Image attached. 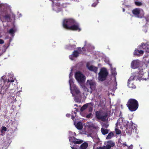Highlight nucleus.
Returning a JSON list of instances; mask_svg holds the SVG:
<instances>
[{
  "label": "nucleus",
  "instance_id": "nucleus-1",
  "mask_svg": "<svg viewBox=\"0 0 149 149\" xmlns=\"http://www.w3.org/2000/svg\"><path fill=\"white\" fill-rule=\"evenodd\" d=\"M126 124L127 126L125 131L128 134L130 135L132 133L138 134L137 126L136 125L134 124L132 121H131L130 123L127 122Z\"/></svg>",
  "mask_w": 149,
  "mask_h": 149
},
{
  "label": "nucleus",
  "instance_id": "nucleus-2",
  "mask_svg": "<svg viewBox=\"0 0 149 149\" xmlns=\"http://www.w3.org/2000/svg\"><path fill=\"white\" fill-rule=\"evenodd\" d=\"M127 106L131 111H136L139 107V103L137 100L134 99H129L127 103Z\"/></svg>",
  "mask_w": 149,
  "mask_h": 149
},
{
  "label": "nucleus",
  "instance_id": "nucleus-3",
  "mask_svg": "<svg viewBox=\"0 0 149 149\" xmlns=\"http://www.w3.org/2000/svg\"><path fill=\"white\" fill-rule=\"evenodd\" d=\"M86 87H85V90L87 92L92 93L93 91L96 89V84L95 82L92 80H87L86 83Z\"/></svg>",
  "mask_w": 149,
  "mask_h": 149
},
{
  "label": "nucleus",
  "instance_id": "nucleus-4",
  "mask_svg": "<svg viewBox=\"0 0 149 149\" xmlns=\"http://www.w3.org/2000/svg\"><path fill=\"white\" fill-rule=\"evenodd\" d=\"M108 74L107 70L105 68H102L98 73V79L100 81H104L106 79Z\"/></svg>",
  "mask_w": 149,
  "mask_h": 149
},
{
  "label": "nucleus",
  "instance_id": "nucleus-5",
  "mask_svg": "<svg viewBox=\"0 0 149 149\" xmlns=\"http://www.w3.org/2000/svg\"><path fill=\"white\" fill-rule=\"evenodd\" d=\"M95 116L97 119L105 122L107 118L108 115L107 113H104L102 111L99 110L95 112Z\"/></svg>",
  "mask_w": 149,
  "mask_h": 149
},
{
  "label": "nucleus",
  "instance_id": "nucleus-6",
  "mask_svg": "<svg viewBox=\"0 0 149 149\" xmlns=\"http://www.w3.org/2000/svg\"><path fill=\"white\" fill-rule=\"evenodd\" d=\"M132 14L134 16L138 18H142L144 15V13L143 10H141L140 8H135L132 11Z\"/></svg>",
  "mask_w": 149,
  "mask_h": 149
},
{
  "label": "nucleus",
  "instance_id": "nucleus-7",
  "mask_svg": "<svg viewBox=\"0 0 149 149\" xmlns=\"http://www.w3.org/2000/svg\"><path fill=\"white\" fill-rule=\"evenodd\" d=\"M75 20L72 18L65 19L64 20L63 23V26L64 28L66 29L65 25L67 26H70L73 24H75Z\"/></svg>",
  "mask_w": 149,
  "mask_h": 149
},
{
  "label": "nucleus",
  "instance_id": "nucleus-8",
  "mask_svg": "<svg viewBox=\"0 0 149 149\" xmlns=\"http://www.w3.org/2000/svg\"><path fill=\"white\" fill-rule=\"evenodd\" d=\"M75 78L77 81L80 83H83L85 80L86 78L80 72H77L75 74Z\"/></svg>",
  "mask_w": 149,
  "mask_h": 149
},
{
  "label": "nucleus",
  "instance_id": "nucleus-9",
  "mask_svg": "<svg viewBox=\"0 0 149 149\" xmlns=\"http://www.w3.org/2000/svg\"><path fill=\"white\" fill-rule=\"evenodd\" d=\"M66 28V29L70 30L72 31H80L81 30V29L79 27V25L78 24L75 22V24H73L70 26H67L66 25L65 26Z\"/></svg>",
  "mask_w": 149,
  "mask_h": 149
},
{
  "label": "nucleus",
  "instance_id": "nucleus-10",
  "mask_svg": "<svg viewBox=\"0 0 149 149\" xmlns=\"http://www.w3.org/2000/svg\"><path fill=\"white\" fill-rule=\"evenodd\" d=\"M69 141L75 144H81L83 142V141L77 139L74 136H70L69 137Z\"/></svg>",
  "mask_w": 149,
  "mask_h": 149
},
{
  "label": "nucleus",
  "instance_id": "nucleus-11",
  "mask_svg": "<svg viewBox=\"0 0 149 149\" xmlns=\"http://www.w3.org/2000/svg\"><path fill=\"white\" fill-rule=\"evenodd\" d=\"M86 66L87 68L89 70L93 71L95 73L97 72L98 69L97 67L94 66L93 65L90 66L89 64L88 63H87Z\"/></svg>",
  "mask_w": 149,
  "mask_h": 149
},
{
  "label": "nucleus",
  "instance_id": "nucleus-12",
  "mask_svg": "<svg viewBox=\"0 0 149 149\" xmlns=\"http://www.w3.org/2000/svg\"><path fill=\"white\" fill-rule=\"evenodd\" d=\"M9 87V85L7 84L6 85L5 84H4L1 87V93L2 94H4L6 92L8 91V88Z\"/></svg>",
  "mask_w": 149,
  "mask_h": 149
},
{
  "label": "nucleus",
  "instance_id": "nucleus-13",
  "mask_svg": "<svg viewBox=\"0 0 149 149\" xmlns=\"http://www.w3.org/2000/svg\"><path fill=\"white\" fill-rule=\"evenodd\" d=\"M139 64V61L138 60H133L131 64L132 68L133 69H135L138 68Z\"/></svg>",
  "mask_w": 149,
  "mask_h": 149
},
{
  "label": "nucleus",
  "instance_id": "nucleus-14",
  "mask_svg": "<svg viewBox=\"0 0 149 149\" xmlns=\"http://www.w3.org/2000/svg\"><path fill=\"white\" fill-rule=\"evenodd\" d=\"M107 144L105 146L106 149H111V147H113L115 144L111 140L107 142Z\"/></svg>",
  "mask_w": 149,
  "mask_h": 149
},
{
  "label": "nucleus",
  "instance_id": "nucleus-15",
  "mask_svg": "<svg viewBox=\"0 0 149 149\" xmlns=\"http://www.w3.org/2000/svg\"><path fill=\"white\" fill-rule=\"evenodd\" d=\"M79 53L78 51L74 50L72 54L69 56V58L72 60H73V57L77 58L79 56Z\"/></svg>",
  "mask_w": 149,
  "mask_h": 149
},
{
  "label": "nucleus",
  "instance_id": "nucleus-16",
  "mask_svg": "<svg viewBox=\"0 0 149 149\" xmlns=\"http://www.w3.org/2000/svg\"><path fill=\"white\" fill-rule=\"evenodd\" d=\"M87 108H88L89 112H92L93 111L94 107V104L93 102L87 103Z\"/></svg>",
  "mask_w": 149,
  "mask_h": 149
},
{
  "label": "nucleus",
  "instance_id": "nucleus-17",
  "mask_svg": "<svg viewBox=\"0 0 149 149\" xmlns=\"http://www.w3.org/2000/svg\"><path fill=\"white\" fill-rule=\"evenodd\" d=\"M74 125L78 130H81L83 128L82 123L81 121H79L76 124L75 123H74Z\"/></svg>",
  "mask_w": 149,
  "mask_h": 149
},
{
  "label": "nucleus",
  "instance_id": "nucleus-18",
  "mask_svg": "<svg viewBox=\"0 0 149 149\" xmlns=\"http://www.w3.org/2000/svg\"><path fill=\"white\" fill-rule=\"evenodd\" d=\"M88 146V143L86 142L82 143L79 147V149H86Z\"/></svg>",
  "mask_w": 149,
  "mask_h": 149
},
{
  "label": "nucleus",
  "instance_id": "nucleus-19",
  "mask_svg": "<svg viewBox=\"0 0 149 149\" xmlns=\"http://www.w3.org/2000/svg\"><path fill=\"white\" fill-rule=\"evenodd\" d=\"M128 86L130 88L132 89H134L136 88V86L133 83H132L129 80H128Z\"/></svg>",
  "mask_w": 149,
  "mask_h": 149
},
{
  "label": "nucleus",
  "instance_id": "nucleus-20",
  "mask_svg": "<svg viewBox=\"0 0 149 149\" xmlns=\"http://www.w3.org/2000/svg\"><path fill=\"white\" fill-rule=\"evenodd\" d=\"M143 51L142 50H138L136 49L134 52V55H139L140 54H143Z\"/></svg>",
  "mask_w": 149,
  "mask_h": 149
},
{
  "label": "nucleus",
  "instance_id": "nucleus-21",
  "mask_svg": "<svg viewBox=\"0 0 149 149\" xmlns=\"http://www.w3.org/2000/svg\"><path fill=\"white\" fill-rule=\"evenodd\" d=\"M73 91L76 95H80V92L79 89L76 86H74L73 88Z\"/></svg>",
  "mask_w": 149,
  "mask_h": 149
},
{
  "label": "nucleus",
  "instance_id": "nucleus-22",
  "mask_svg": "<svg viewBox=\"0 0 149 149\" xmlns=\"http://www.w3.org/2000/svg\"><path fill=\"white\" fill-rule=\"evenodd\" d=\"M15 32V30L11 28L9 30L8 32L12 36H13Z\"/></svg>",
  "mask_w": 149,
  "mask_h": 149
},
{
  "label": "nucleus",
  "instance_id": "nucleus-23",
  "mask_svg": "<svg viewBox=\"0 0 149 149\" xmlns=\"http://www.w3.org/2000/svg\"><path fill=\"white\" fill-rule=\"evenodd\" d=\"M101 132L103 135H105L107 134L109 132L107 129H104V128H101Z\"/></svg>",
  "mask_w": 149,
  "mask_h": 149
},
{
  "label": "nucleus",
  "instance_id": "nucleus-24",
  "mask_svg": "<svg viewBox=\"0 0 149 149\" xmlns=\"http://www.w3.org/2000/svg\"><path fill=\"white\" fill-rule=\"evenodd\" d=\"M87 104L86 103L83 105L81 108L80 111L82 112L87 108Z\"/></svg>",
  "mask_w": 149,
  "mask_h": 149
},
{
  "label": "nucleus",
  "instance_id": "nucleus-25",
  "mask_svg": "<svg viewBox=\"0 0 149 149\" xmlns=\"http://www.w3.org/2000/svg\"><path fill=\"white\" fill-rule=\"evenodd\" d=\"M113 136V134L112 132H111L109 133L108 135H107V137H106V139H110L112 136Z\"/></svg>",
  "mask_w": 149,
  "mask_h": 149
},
{
  "label": "nucleus",
  "instance_id": "nucleus-26",
  "mask_svg": "<svg viewBox=\"0 0 149 149\" xmlns=\"http://www.w3.org/2000/svg\"><path fill=\"white\" fill-rule=\"evenodd\" d=\"M77 50L79 54H84V52L82 51V48L81 47H78L77 48Z\"/></svg>",
  "mask_w": 149,
  "mask_h": 149
},
{
  "label": "nucleus",
  "instance_id": "nucleus-27",
  "mask_svg": "<svg viewBox=\"0 0 149 149\" xmlns=\"http://www.w3.org/2000/svg\"><path fill=\"white\" fill-rule=\"evenodd\" d=\"M14 81V80L13 78H11L10 77H8V79L7 82L9 83L10 82H13Z\"/></svg>",
  "mask_w": 149,
  "mask_h": 149
},
{
  "label": "nucleus",
  "instance_id": "nucleus-28",
  "mask_svg": "<svg viewBox=\"0 0 149 149\" xmlns=\"http://www.w3.org/2000/svg\"><path fill=\"white\" fill-rule=\"evenodd\" d=\"M145 63L148 64L149 63V56H147L145 58H144Z\"/></svg>",
  "mask_w": 149,
  "mask_h": 149
},
{
  "label": "nucleus",
  "instance_id": "nucleus-29",
  "mask_svg": "<svg viewBox=\"0 0 149 149\" xmlns=\"http://www.w3.org/2000/svg\"><path fill=\"white\" fill-rule=\"evenodd\" d=\"M116 133L117 134H120L121 132L120 130L118 128H116L115 129Z\"/></svg>",
  "mask_w": 149,
  "mask_h": 149
},
{
  "label": "nucleus",
  "instance_id": "nucleus-30",
  "mask_svg": "<svg viewBox=\"0 0 149 149\" xmlns=\"http://www.w3.org/2000/svg\"><path fill=\"white\" fill-rule=\"evenodd\" d=\"M4 17L5 19L6 20H10V15L8 14H7L5 15L4 16Z\"/></svg>",
  "mask_w": 149,
  "mask_h": 149
},
{
  "label": "nucleus",
  "instance_id": "nucleus-31",
  "mask_svg": "<svg viewBox=\"0 0 149 149\" xmlns=\"http://www.w3.org/2000/svg\"><path fill=\"white\" fill-rule=\"evenodd\" d=\"M7 131V128L6 127L4 126H3L2 127V129L1 130V132L2 133H3V131Z\"/></svg>",
  "mask_w": 149,
  "mask_h": 149
},
{
  "label": "nucleus",
  "instance_id": "nucleus-32",
  "mask_svg": "<svg viewBox=\"0 0 149 149\" xmlns=\"http://www.w3.org/2000/svg\"><path fill=\"white\" fill-rule=\"evenodd\" d=\"M135 4L138 6H140L142 5V3L141 2L139 1H136L135 2Z\"/></svg>",
  "mask_w": 149,
  "mask_h": 149
},
{
  "label": "nucleus",
  "instance_id": "nucleus-33",
  "mask_svg": "<svg viewBox=\"0 0 149 149\" xmlns=\"http://www.w3.org/2000/svg\"><path fill=\"white\" fill-rule=\"evenodd\" d=\"M121 145L124 147L125 146L128 147L127 145L126 144V142H125L123 143H121Z\"/></svg>",
  "mask_w": 149,
  "mask_h": 149
},
{
  "label": "nucleus",
  "instance_id": "nucleus-34",
  "mask_svg": "<svg viewBox=\"0 0 149 149\" xmlns=\"http://www.w3.org/2000/svg\"><path fill=\"white\" fill-rule=\"evenodd\" d=\"M97 149H106L105 146L102 147H97Z\"/></svg>",
  "mask_w": 149,
  "mask_h": 149
},
{
  "label": "nucleus",
  "instance_id": "nucleus-35",
  "mask_svg": "<svg viewBox=\"0 0 149 149\" xmlns=\"http://www.w3.org/2000/svg\"><path fill=\"white\" fill-rule=\"evenodd\" d=\"M92 115V113L91 112V113H89L88 114L86 115V117L88 118H90L91 117Z\"/></svg>",
  "mask_w": 149,
  "mask_h": 149
},
{
  "label": "nucleus",
  "instance_id": "nucleus-36",
  "mask_svg": "<svg viewBox=\"0 0 149 149\" xmlns=\"http://www.w3.org/2000/svg\"><path fill=\"white\" fill-rule=\"evenodd\" d=\"M97 1L96 2H95L93 3L92 4V6L93 7H95L97 4Z\"/></svg>",
  "mask_w": 149,
  "mask_h": 149
},
{
  "label": "nucleus",
  "instance_id": "nucleus-37",
  "mask_svg": "<svg viewBox=\"0 0 149 149\" xmlns=\"http://www.w3.org/2000/svg\"><path fill=\"white\" fill-rule=\"evenodd\" d=\"M74 100L76 102H79V99L78 97L77 96H75L74 97Z\"/></svg>",
  "mask_w": 149,
  "mask_h": 149
},
{
  "label": "nucleus",
  "instance_id": "nucleus-38",
  "mask_svg": "<svg viewBox=\"0 0 149 149\" xmlns=\"http://www.w3.org/2000/svg\"><path fill=\"white\" fill-rule=\"evenodd\" d=\"M4 43V41L3 40L0 39V44H3Z\"/></svg>",
  "mask_w": 149,
  "mask_h": 149
},
{
  "label": "nucleus",
  "instance_id": "nucleus-39",
  "mask_svg": "<svg viewBox=\"0 0 149 149\" xmlns=\"http://www.w3.org/2000/svg\"><path fill=\"white\" fill-rule=\"evenodd\" d=\"M70 114L67 113L66 114V116L67 117H69L70 116Z\"/></svg>",
  "mask_w": 149,
  "mask_h": 149
},
{
  "label": "nucleus",
  "instance_id": "nucleus-40",
  "mask_svg": "<svg viewBox=\"0 0 149 149\" xmlns=\"http://www.w3.org/2000/svg\"><path fill=\"white\" fill-rule=\"evenodd\" d=\"M71 117H72V119L73 120H74V118H75V117H74V116H73V115H72V116Z\"/></svg>",
  "mask_w": 149,
  "mask_h": 149
},
{
  "label": "nucleus",
  "instance_id": "nucleus-41",
  "mask_svg": "<svg viewBox=\"0 0 149 149\" xmlns=\"http://www.w3.org/2000/svg\"><path fill=\"white\" fill-rule=\"evenodd\" d=\"M82 49L83 50L82 51H83L84 52L86 51L85 49V48L84 47H83L82 48Z\"/></svg>",
  "mask_w": 149,
  "mask_h": 149
},
{
  "label": "nucleus",
  "instance_id": "nucleus-42",
  "mask_svg": "<svg viewBox=\"0 0 149 149\" xmlns=\"http://www.w3.org/2000/svg\"><path fill=\"white\" fill-rule=\"evenodd\" d=\"M71 148L72 149H77L76 147H74V146L71 147Z\"/></svg>",
  "mask_w": 149,
  "mask_h": 149
},
{
  "label": "nucleus",
  "instance_id": "nucleus-43",
  "mask_svg": "<svg viewBox=\"0 0 149 149\" xmlns=\"http://www.w3.org/2000/svg\"><path fill=\"white\" fill-rule=\"evenodd\" d=\"M115 76L117 74L116 72H114V73H112Z\"/></svg>",
  "mask_w": 149,
  "mask_h": 149
},
{
  "label": "nucleus",
  "instance_id": "nucleus-44",
  "mask_svg": "<svg viewBox=\"0 0 149 149\" xmlns=\"http://www.w3.org/2000/svg\"><path fill=\"white\" fill-rule=\"evenodd\" d=\"M120 125H123L124 126H125V125H124V124H123L122 123H120Z\"/></svg>",
  "mask_w": 149,
  "mask_h": 149
},
{
  "label": "nucleus",
  "instance_id": "nucleus-45",
  "mask_svg": "<svg viewBox=\"0 0 149 149\" xmlns=\"http://www.w3.org/2000/svg\"><path fill=\"white\" fill-rule=\"evenodd\" d=\"M98 97L99 98V99H101V96H100V95H99L98 96Z\"/></svg>",
  "mask_w": 149,
  "mask_h": 149
},
{
  "label": "nucleus",
  "instance_id": "nucleus-46",
  "mask_svg": "<svg viewBox=\"0 0 149 149\" xmlns=\"http://www.w3.org/2000/svg\"><path fill=\"white\" fill-rule=\"evenodd\" d=\"M74 106H76V107H77L78 106L77 104H74Z\"/></svg>",
  "mask_w": 149,
  "mask_h": 149
},
{
  "label": "nucleus",
  "instance_id": "nucleus-47",
  "mask_svg": "<svg viewBox=\"0 0 149 149\" xmlns=\"http://www.w3.org/2000/svg\"><path fill=\"white\" fill-rule=\"evenodd\" d=\"M123 12H124L125 11V9L124 8H123Z\"/></svg>",
  "mask_w": 149,
  "mask_h": 149
},
{
  "label": "nucleus",
  "instance_id": "nucleus-48",
  "mask_svg": "<svg viewBox=\"0 0 149 149\" xmlns=\"http://www.w3.org/2000/svg\"><path fill=\"white\" fill-rule=\"evenodd\" d=\"M1 7V4H0V8Z\"/></svg>",
  "mask_w": 149,
  "mask_h": 149
},
{
  "label": "nucleus",
  "instance_id": "nucleus-49",
  "mask_svg": "<svg viewBox=\"0 0 149 149\" xmlns=\"http://www.w3.org/2000/svg\"><path fill=\"white\" fill-rule=\"evenodd\" d=\"M75 109H76V110L77 111V108H75Z\"/></svg>",
  "mask_w": 149,
  "mask_h": 149
},
{
  "label": "nucleus",
  "instance_id": "nucleus-50",
  "mask_svg": "<svg viewBox=\"0 0 149 149\" xmlns=\"http://www.w3.org/2000/svg\"><path fill=\"white\" fill-rule=\"evenodd\" d=\"M143 44H142L141 45H142V46H143Z\"/></svg>",
  "mask_w": 149,
  "mask_h": 149
},
{
  "label": "nucleus",
  "instance_id": "nucleus-51",
  "mask_svg": "<svg viewBox=\"0 0 149 149\" xmlns=\"http://www.w3.org/2000/svg\"><path fill=\"white\" fill-rule=\"evenodd\" d=\"M73 96H74V94L72 93Z\"/></svg>",
  "mask_w": 149,
  "mask_h": 149
},
{
  "label": "nucleus",
  "instance_id": "nucleus-52",
  "mask_svg": "<svg viewBox=\"0 0 149 149\" xmlns=\"http://www.w3.org/2000/svg\"><path fill=\"white\" fill-rule=\"evenodd\" d=\"M122 122H123V119H122Z\"/></svg>",
  "mask_w": 149,
  "mask_h": 149
},
{
  "label": "nucleus",
  "instance_id": "nucleus-53",
  "mask_svg": "<svg viewBox=\"0 0 149 149\" xmlns=\"http://www.w3.org/2000/svg\"><path fill=\"white\" fill-rule=\"evenodd\" d=\"M71 74V73H70V74H69V77L70 76V74Z\"/></svg>",
  "mask_w": 149,
  "mask_h": 149
},
{
  "label": "nucleus",
  "instance_id": "nucleus-54",
  "mask_svg": "<svg viewBox=\"0 0 149 149\" xmlns=\"http://www.w3.org/2000/svg\"><path fill=\"white\" fill-rule=\"evenodd\" d=\"M74 113L75 114L76 113V112H74Z\"/></svg>",
  "mask_w": 149,
  "mask_h": 149
},
{
  "label": "nucleus",
  "instance_id": "nucleus-55",
  "mask_svg": "<svg viewBox=\"0 0 149 149\" xmlns=\"http://www.w3.org/2000/svg\"><path fill=\"white\" fill-rule=\"evenodd\" d=\"M147 52H149V51H147Z\"/></svg>",
  "mask_w": 149,
  "mask_h": 149
}]
</instances>
